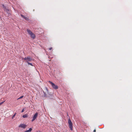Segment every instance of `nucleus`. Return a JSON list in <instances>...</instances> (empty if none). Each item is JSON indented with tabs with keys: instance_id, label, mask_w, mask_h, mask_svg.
<instances>
[{
	"instance_id": "nucleus-9",
	"label": "nucleus",
	"mask_w": 132,
	"mask_h": 132,
	"mask_svg": "<svg viewBox=\"0 0 132 132\" xmlns=\"http://www.w3.org/2000/svg\"><path fill=\"white\" fill-rule=\"evenodd\" d=\"M32 130V129L31 128H29V130H26L25 132H30Z\"/></svg>"
},
{
	"instance_id": "nucleus-5",
	"label": "nucleus",
	"mask_w": 132,
	"mask_h": 132,
	"mask_svg": "<svg viewBox=\"0 0 132 132\" xmlns=\"http://www.w3.org/2000/svg\"><path fill=\"white\" fill-rule=\"evenodd\" d=\"M38 115V113H36L34 115V116L33 117V119L32 120V121H33L35 119H36Z\"/></svg>"
},
{
	"instance_id": "nucleus-10",
	"label": "nucleus",
	"mask_w": 132,
	"mask_h": 132,
	"mask_svg": "<svg viewBox=\"0 0 132 132\" xmlns=\"http://www.w3.org/2000/svg\"><path fill=\"white\" fill-rule=\"evenodd\" d=\"M27 116H28L27 114H25V115H23L22 116V117L23 118H24L27 117Z\"/></svg>"
},
{
	"instance_id": "nucleus-1",
	"label": "nucleus",
	"mask_w": 132,
	"mask_h": 132,
	"mask_svg": "<svg viewBox=\"0 0 132 132\" xmlns=\"http://www.w3.org/2000/svg\"><path fill=\"white\" fill-rule=\"evenodd\" d=\"M27 31L28 34L32 38L34 39L35 38L36 36L35 35L32 33L30 30L28 29Z\"/></svg>"
},
{
	"instance_id": "nucleus-11",
	"label": "nucleus",
	"mask_w": 132,
	"mask_h": 132,
	"mask_svg": "<svg viewBox=\"0 0 132 132\" xmlns=\"http://www.w3.org/2000/svg\"><path fill=\"white\" fill-rule=\"evenodd\" d=\"M16 114V113H15L14 114L13 116L12 117V119H13V118L14 117H15V115Z\"/></svg>"
},
{
	"instance_id": "nucleus-2",
	"label": "nucleus",
	"mask_w": 132,
	"mask_h": 132,
	"mask_svg": "<svg viewBox=\"0 0 132 132\" xmlns=\"http://www.w3.org/2000/svg\"><path fill=\"white\" fill-rule=\"evenodd\" d=\"M49 82L51 84L52 87L55 89H57L58 88L57 86L55 85L54 83L51 81H49Z\"/></svg>"
},
{
	"instance_id": "nucleus-16",
	"label": "nucleus",
	"mask_w": 132,
	"mask_h": 132,
	"mask_svg": "<svg viewBox=\"0 0 132 132\" xmlns=\"http://www.w3.org/2000/svg\"><path fill=\"white\" fill-rule=\"evenodd\" d=\"M52 47H50L49 48V50H51L52 49Z\"/></svg>"
},
{
	"instance_id": "nucleus-3",
	"label": "nucleus",
	"mask_w": 132,
	"mask_h": 132,
	"mask_svg": "<svg viewBox=\"0 0 132 132\" xmlns=\"http://www.w3.org/2000/svg\"><path fill=\"white\" fill-rule=\"evenodd\" d=\"M68 123L69 125V128L71 130H73V126L72 122L70 119L68 120Z\"/></svg>"
},
{
	"instance_id": "nucleus-8",
	"label": "nucleus",
	"mask_w": 132,
	"mask_h": 132,
	"mask_svg": "<svg viewBox=\"0 0 132 132\" xmlns=\"http://www.w3.org/2000/svg\"><path fill=\"white\" fill-rule=\"evenodd\" d=\"M21 16L24 18L25 20H29V18L28 17H26V16H24L22 14H21Z\"/></svg>"
},
{
	"instance_id": "nucleus-4",
	"label": "nucleus",
	"mask_w": 132,
	"mask_h": 132,
	"mask_svg": "<svg viewBox=\"0 0 132 132\" xmlns=\"http://www.w3.org/2000/svg\"><path fill=\"white\" fill-rule=\"evenodd\" d=\"M23 59H24V60H26V62L28 63L29 62V61H30L32 60V59L29 57H25L24 58H22Z\"/></svg>"
},
{
	"instance_id": "nucleus-6",
	"label": "nucleus",
	"mask_w": 132,
	"mask_h": 132,
	"mask_svg": "<svg viewBox=\"0 0 132 132\" xmlns=\"http://www.w3.org/2000/svg\"><path fill=\"white\" fill-rule=\"evenodd\" d=\"M19 127L24 128L26 127V125L24 124H21L19 126Z\"/></svg>"
},
{
	"instance_id": "nucleus-17",
	"label": "nucleus",
	"mask_w": 132,
	"mask_h": 132,
	"mask_svg": "<svg viewBox=\"0 0 132 132\" xmlns=\"http://www.w3.org/2000/svg\"><path fill=\"white\" fill-rule=\"evenodd\" d=\"M96 130L95 129H94V132H96Z\"/></svg>"
},
{
	"instance_id": "nucleus-13",
	"label": "nucleus",
	"mask_w": 132,
	"mask_h": 132,
	"mask_svg": "<svg viewBox=\"0 0 132 132\" xmlns=\"http://www.w3.org/2000/svg\"><path fill=\"white\" fill-rule=\"evenodd\" d=\"M28 64L30 65L31 66H33V64L32 63H30L29 62H28Z\"/></svg>"
},
{
	"instance_id": "nucleus-15",
	"label": "nucleus",
	"mask_w": 132,
	"mask_h": 132,
	"mask_svg": "<svg viewBox=\"0 0 132 132\" xmlns=\"http://www.w3.org/2000/svg\"><path fill=\"white\" fill-rule=\"evenodd\" d=\"M24 109H23L22 110V111H21V112H24Z\"/></svg>"
},
{
	"instance_id": "nucleus-7",
	"label": "nucleus",
	"mask_w": 132,
	"mask_h": 132,
	"mask_svg": "<svg viewBox=\"0 0 132 132\" xmlns=\"http://www.w3.org/2000/svg\"><path fill=\"white\" fill-rule=\"evenodd\" d=\"M2 7L3 8H4V11H6L7 12V13H8L9 11V10L8 9H7L6 7L4 6V5H2Z\"/></svg>"
},
{
	"instance_id": "nucleus-12",
	"label": "nucleus",
	"mask_w": 132,
	"mask_h": 132,
	"mask_svg": "<svg viewBox=\"0 0 132 132\" xmlns=\"http://www.w3.org/2000/svg\"><path fill=\"white\" fill-rule=\"evenodd\" d=\"M23 97V96H21V97H19V98H18L17 100H19V99H20L21 98H22Z\"/></svg>"
},
{
	"instance_id": "nucleus-14",
	"label": "nucleus",
	"mask_w": 132,
	"mask_h": 132,
	"mask_svg": "<svg viewBox=\"0 0 132 132\" xmlns=\"http://www.w3.org/2000/svg\"><path fill=\"white\" fill-rule=\"evenodd\" d=\"M4 102H5V101L2 102L0 103V106Z\"/></svg>"
}]
</instances>
